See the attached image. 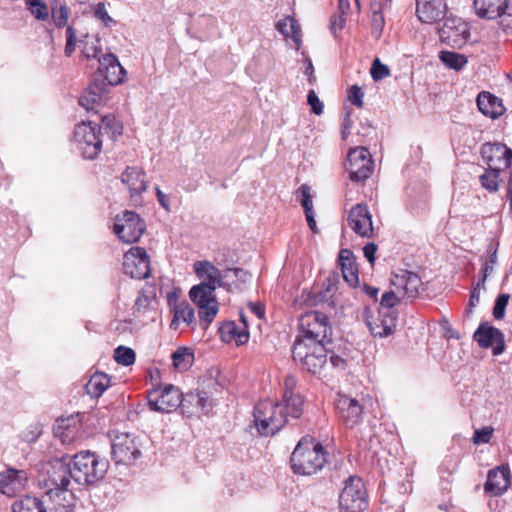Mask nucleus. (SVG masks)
<instances>
[{
    "label": "nucleus",
    "mask_w": 512,
    "mask_h": 512,
    "mask_svg": "<svg viewBox=\"0 0 512 512\" xmlns=\"http://www.w3.org/2000/svg\"><path fill=\"white\" fill-rule=\"evenodd\" d=\"M296 378L286 376L281 402L264 400L254 407V423L262 436H273L280 431L290 419H299L303 414L304 399L295 392Z\"/></svg>",
    "instance_id": "1"
},
{
    "label": "nucleus",
    "mask_w": 512,
    "mask_h": 512,
    "mask_svg": "<svg viewBox=\"0 0 512 512\" xmlns=\"http://www.w3.org/2000/svg\"><path fill=\"white\" fill-rule=\"evenodd\" d=\"M71 480L74 481L69 456H62L51 460L42 475L40 482L46 489L45 498L56 505L52 512H71L74 507L75 497Z\"/></svg>",
    "instance_id": "2"
},
{
    "label": "nucleus",
    "mask_w": 512,
    "mask_h": 512,
    "mask_svg": "<svg viewBox=\"0 0 512 512\" xmlns=\"http://www.w3.org/2000/svg\"><path fill=\"white\" fill-rule=\"evenodd\" d=\"M327 462V452L314 438L303 437L291 454V468L295 474L310 476L320 471Z\"/></svg>",
    "instance_id": "3"
},
{
    "label": "nucleus",
    "mask_w": 512,
    "mask_h": 512,
    "mask_svg": "<svg viewBox=\"0 0 512 512\" xmlns=\"http://www.w3.org/2000/svg\"><path fill=\"white\" fill-rule=\"evenodd\" d=\"M74 482L82 486H92L104 479L109 461L89 450H83L69 457Z\"/></svg>",
    "instance_id": "4"
},
{
    "label": "nucleus",
    "mask_w": 512,
    "mask_h": 512,
    "mask_svg": "<svg viewBox=\"0 0 512 512\" xmlns=\"http://www.w3.org/2000/svg\"><path fill=\"white\" fill-rule=\"evenodd\" d=\"M301 337L296 342L325 345L331 342L332 325L328 316L319 311L303 314L298 321Z\"/></svg>",
    "instance_id": "5"
},
{
    "label": "nucleus",
    "mask_w": 512,
    "mask_h": 512,
    "mask_svg": "<svg viewBox=\"0 0 512 512\" xmlns=\"http://www.w3.org/2000/svg\"><path fill=\"white\" fill-rule=\"evenodd\" d=\"M101 128L92 121H82L74 129V141L82 156L95 159L102 149Z\"/></svg>",
    "instance_id": "6"
},
{
    "label": "nucleus",
    "mask_w": 512,
    "mask_h": 512,
    "mask_svg": "<svg viewBox=\"0 0 512 512\" xmlns=\"http://www.w3.org/2000/svg\"><path fill=\"white\" fill-rule=\"evenodd\" d=\"M327 348L325 345L296 342L292 349V358L301 364L302 368L311 374L321 371L327 362Z\"/></svg>",
    "instance_id": "7"
},
{
    "label": "nucleus",
    "mask_w": 512,
    "mask_h": 512,
    "mask_svg": "<svg viewBox=\"0 0 512 512\" xmlns=\"http://www.w3.org/2000/svg\"><path fill=\"white\" fill-rule=\"evenodd\" d=\"M339 505L345 512H362L367 507L366 489L363 481L350 476L339 495Z\"/></svg>",
    "instance_id": "8"
},
{
    "label": "nucleus",
    "mask_w": 512,
    "mask_h": 512,
    "mask_svg": "<svg viewBox=\"0 0 512 512\" xmlns=\"http://www.w3.org/2000/svg\"><path fill=\"white\" fill-rule=\"evenodd\" d=\"M113 231L122 242L136 243L145 231V223L136 212L126 210L115 217Z\"/></svg>",
    "instance_id": "9"
},
{
    "label": "nucleus",
    "mask_w": 512,
    "mask_h": 512,
    "mask_svg": "<svg viewBox=\"0 0 512 512\" xmlns=\"http://www.w3.org/2000/svg\"><path fill=\"white\" fill-rule=\"evenodd\" d=\"M111 448L116 464H133L142 455L138 438L129 433L117 434L112 440Z\"/></svg>",
    "instance_id": "10"
},
{
    "label": "nucleus",
    "mask_w": 512,
    "mask_h": 512,
    "mask_svg": "<svg viewBox=\"0 0 512 512\" xmlns=\"http://www.w3.org/2000/svg\"><path fill=\"white\" fill-rule=\"evenodd\" d=\"M182 392L172 384L154 388L148 392L149 408L156 412L170 413L180 407Z\"/></svg>",
    "instance_id": "11"
},
{
    "label": "nucleus",
    "mask_w": 512,
    "mask_h": 512,
    "mask_svg": "<svg viewBox=\"0 0 512 512\" xmlns=\"http://www.w3.org/2000/svg\"><path fill=\"white\" fill-rule=\"evenodd\" d=\"M216 261L219 267L207 260L194 262V272L201 282L191 288H225L226 260L218 258Z\"/></svg>",
    "instance_id": "12"
},
{
    "label": "nucleus",
    "mask_w": 512,
    "mask_h": 512,
    "mask_svg": "<svg viewBox=\"0 0 512 512\" xmlns=\"http://www.w3.org/2000/svg\"><path fill=\"white\" fill-rule=\"evenodd\" d=\"M345 169L351 181L362 182L368 179L373 172V160L369 150L365 147L350 149Z\"/></svg>",
    "instance_id": "13"
},
{
    "label": "nucleus",
    "mask_w": 512,
    "mask_h": 512,
    "mask_svg": "<svg viewBox=\"0 0 512 512\" xmlns=\"http://www.w3.org/2000/svg\"><path fill=\"white\" fill-rule=\"evenodd\" d=\"M215 290H189L190 300L198 307L200 325L206 329L219 311Z\"/></svg>",
    "instance_id": "14"
},
{
    "label": "nucleus",
    "mask_w": 512,
    "mask_h": 512,
    "mask_svg": "<svg viewBox=\"0 0 512 512\" xmlns=\"http://www.w3.org/2000/svg\"><path fill=\"white\" fill-rule=\"evenodd\" d=\"M365 323L373 337L385 338L396 330L398 314L385 313L379 309H365Z\"/></svg>",
    "instance_id": "15"
},
{
    "label": "nucleus",
    "mask_w": 512,
    "mask_h": 512,
    "mask_svg": "<svg viewBox=\"0 0 512 512\" xmlns=\"http://www.w3.org/2000/svg\"><path fill=\"white\" fill-rule=\"evenodd\" d=\"M124 273L134 279H144L150 274V261L146 250L132 247L124 254Z\"/></svg>",
    "instance_id": "16"
},
{
    "label": "nucleus",
    "mask_w": 512,
    "mask_h": 512,
    "mask_svg": "<svg viewBox=\"0 0 512 512\" xmlns=\"http://www.w3.org/2000/svg\"><path fill=\"white\" fill-rule=\"evenodd\" d=\"M179 291L171 290L167 294V304L170 312L173 314L170 328L177 330L180 322L185 323L187 326L196 325L195 311L187 301H179Z\"/></svg>",
    "instance_id": "17"
},
{
    "label": "nucleus",
    "mask_w": 512,
    "mask_h": 512,
    "mask_svg": "<svg viewBox=\"0 0 512 512\" xmlns=\"http://www.w3.org/2000/svg\"><path fill=\"white\" fill-rule=\"evenodd\" d=\"M481 154L488 168L494 171H504L512 162V150L502 143H485Z\"/></svg>",
    "instance_id": "18"
},
{
    "label": "nucleus",
    "mask_w": 512,
    "mask_h": 512,
    "mask_svg": "<svg viewBox=\"0 0 512 512\" xmlns=\"http://www.w3.org/2000/svg\"><path fill=\"white\" fill-rule=\"evenodd\" d=\"M474 340L482 348H492L493 355H500L505 350L504 334L498 328L482 323L473 335Z\"/></svg>",
    "instance_id": "19"
},
{
    "label": "nucleus",
    "mask_w": 512,
    "mask_h": 512,
    "mask_svg": "<svg viewBox=\"0 0 512 512\" xmlns=\"http://www.w3.org/2000/svg\"><path fill=\"white\" fill-rule=\"evenodd\" d=\"M335 408L340 420L348 428L355 427L362 420L363 407L354 398L339 394Z\"/></svg>",
    "instance_id": "20"
},
{
    "label": "nucleus",
    "mask_w": 512,
    "mask_h": 512,
    "mask_svg": "<svg viewBox=\"0 0 512 512\" xmlns=\"http://www.w3.org/2000/svg\"><path fill=\"white\" fill-rule=\"evenodd\" d=\"M439 34L441 40L452 47H461L469 37L466 24L460 18L447 17Z\"/></svg>",
    "instance_id": "21"
},
{
    "label": "nucleus",
    "mask_w": 512,
    "mask_h": 512,
    "mask_svg": "<svg viewBox=\"0 0 512 512\" xmlns=\"http://www.w3.org/2000/svg\"><path fill=\"white\" fill-rule=\"evenodd\" d=\"M416 16L421 23L434 24L446 20L447 4L443 0H415Z\"/></svg>",
    "instance_id": "22"
},
{
    "label": "nucleus",
    "mask_w": 512,
    "mask_h": 512,
    "mask_svg": "<svg viewBox=\"0 0 512 512\" xmlns=\"http://www.w3.org/2000/svg\"><path fill=\"white\" fill-rule=\"evenodd\" d=\"M29 476L25 470L9 467L0 472V493L7 497H14L27 485Z\"/></svg>",
    "instance_id": "23"
},
{
    "label": "nucleus",
    "mask_w": 512,
    "mask_h": 512,
    "mask_svg": "<svg viewBox=\"0 0 512 512\" xmlns=\"http://www.w3.org/2000/svg\"><path fill=\"white\" fill-rule=\"evenodd\" d=\"M333 290H301L300 295L294 297L293 305L296 308L326 306L334 309L337 305Z\"/></svg>",
    "instance_id": "24"
},
{
    "label": "nucleus",
    "mask_w": 512,
    "mask_h": 512,
    "mask_svg": "<svg viewBox=\"0 0 512 512\" xmlns=\"http://www.w3.org/2000/svg\"><path fill=\"white\" fill-rule=\"evenodd\" d=\"M350 228L361 237H371L373 234L372 217L365 204H356L348 214Z\"/></svg>",
    "instance_id": "25"
},
{
    "label": "nucleus",
    "mask_w": 512,
    "mask_h": 512,
    "mask_svg": "<svg viewBox=\"0 0 512 512\" xmlns=\"http://www.w3.org/2000/svg\"><path fill=\"white\" fill-rule=\"evenodd\" d=\"M510 477V469L507 465L489 470L484 484L485 492L492 496H501L510 485Z\"/></svg>",
    "instance_id": "26"
},
{
    "label": "nucleus",
    "mask_w": 512,
    "mask_h": 512,
    "mask_svg": "<svg viewBox=\"0 0 512 512\" xmlns=\"http://www.w3.org/2000/svg\"><path fill=\"white\" fill-rule=\"evenodd\" d=\"M105 101L106 84L103 80L92 82L79 98V104L87 111L94 113L98 112L99 107H101Z\"/></svg>",
    "instance_id": "27"
},
{
    "label": "nucleus",
    "mask_w": 512,
    "mask_h": 512,
    "mask_svg": "<svg viewBox=\"0 0 512 512\" xmlns=\"http://www.w3.org/2000/svg\"><path fill=\"white\" fill-rule=\"evenodd\" d=\"M98 63V70L108 84L117 85L123 81L125 70L115 55L111 53L104 54L98 58Z\"/></svg>",
    "instance_id": "28"
},
{
    "label": "nucleus",
    "mask_w": 512,
    "mask_h": 512,
    "mask_svg": "<svg viewBox=\"0 0 512 512\" xmlns=\"http://www.w3.org/2000/svg\"><path fill=\"white\" fill-rule=\"evenodd\" d=\"M80 429L78 416L72 415L57 419L53 427V433L63 444H70L78 438Z\"/></svg>",
    "instance_id": "29"
},
{
    "label": "nucleus",
    "mask_w": 512,
    "mask_h": 512,
    "mask_svg": "<svg viewBox=\"0 0 512 512\" xmlns=\"http://www.w3.org/2000/svg\"><path fill=\"white\" fill-rule=\"evenodd\" d=\"M473 6L478 17L489 20L504 17L509 9L508 0H474Z\"/></svg>",
    "instance_id": "30"
},
{
    "label": "nucleus",
    "mask_w": 512,
    "mask_h": 512,
    "mask_svg": "<svg viewBox=\"0 0 512 512\" xmlns=\"http://www.w3.org/2000/svg\"><path fill=\"white\" fill-rule=\"evenodd\" d=\"M12 512H52L56 505L45 498L25 496L12 504Z\"/></svg>",
    "instance_id": "31"
},
{
    "label": "nucleus",
    "mask_w": 512,
    "mask_h": 512,
    "mask_svg": "<svg viewBox=\"0 0 512 512\" xmlns=\"http://www.w3.org/2000/svg\"><path fill=\"white\" fill-rule=\"evenodd\" d=\"M338 262L340 266V275L343 281L350 287H354L358 279V269L353 253L348 249H341L339 252Z\"/></svg>",
    "instance_id": "32"
},
{
    "label": "nucleus",
    "mask_w": 512,
    "mask_h": 512,
    "mask_svg": "<svg viewBox=\"0 0 512 512\" xmlns=\"http://www.w3.org/2000/svg\"><path fill=\"white\" fill-rule=\"evenodd\" d=\"M477 106L481 113L493 119L501 116L505 111L501 99L486 91L479 93Z\"/></svg>",
    "instance_id": "33"
},
{
    "label": "nucleus",
    "mask_w": 512,
    "mask_h": 512,
    "mask_svg": "<svg viewBox=\"0 0 512 512\" xmlns=\"http://www.w3.org/2000/svg\"><path fill=\"white\" fill-rule=\"evenodd\" d=\"M404 294H408L409 297H421L419 290H398V293L394 290H386L381 296L377 309L389 314H398L395 307L400 303Z\"/></svg>",
    "instance_id": "34"
},
{
    "label": "nucleus",
    "mask_w": 512,
    "mask_h": 512,
    "mask_svg": "<svg viewBox=\"0 0 512 512\" xmlns=\"http://www.w3.org/2000/svg\"><path fill=\"white\" fill-rule=\"evenodd\" d=\"M219 334L221 340L225 343L235 340L237 345H243L249 340V331L240 329L234 321L223 322L219 327Z\"/></svg>",
    "instance_id": "35"
},
{
    "label": "nucleus",
    "mask_w": 512,
    "mask_h": 512,
    "mask_svg": "<svg viewBox=\"0 0 512 512\" xmlns=\"http://www.w3.org/2000/svg\"><path fill=\"white\" fill-rule=\"evenodd\" d=\"M121 180L128 186L131 196L138 195L146 190L145 174L136 168H127Z\"/></svg>",
    "instance_id": "36"
},
{
    "label": "nucleus",
    "mask_w": 512,
    "mask_h": 512,
    "mask_svg": "<svg viewBox=\"0 0 512 512\" xmlns=\"http://www.w3.org/2000/svg\"><path fill=\"white\" fill-rule=\"evenodd\" d=\"M224 278L225 288H230L231 286L239 287L249 284L252 279V274L247 270L238 267H231L225 263Z\"/></svg>",
    "instance_id": "37"
},
{
    "label": "nucleus",
    "mask_w": 512,
    "mask_h": 512,
    "mask_svg": "<svg viewBox=\"0 0 512 512\" xmlns=\"http://www.w3.org/2000/svg\"><path fill=\"white\" fill-rule=\"evenodd\" d=\"M276 29L285 38H291L295 42L297 50L300 48L301 30L299 24L294 18L287 16L279 20L276 23Z\"/></svg>",
    "instance_id": "38"
},
{
    "label": "nucleus",
    "mask_w": 512,
    "mask_h": 512,
    "mask_svg": "<svg viewBox=\"0 0 512 512\" xmlns=\"http://www.w3.org/2000/svg\"><path fill=\"white\" fill-rule=\"evenodd\" d=\"M110 381V376L105 373L97 372L93 374L85 385L87 394L93 398L100 397L110 386Z\"/></svg>",
    "instance_id": "39"
},
{
    "label": "nucleus",
    "mask_w": 512,
    "mask_h": 512,
    "mask_svg": "<svg viewBox=\"0 0 512 512\" xmlns=\"http://www.w3.org/2000/svg\"><path fill=\"white\" fill-rule=\"evenodd\" d=\"M156 290H140L134 304V314H146L157 308Z\"/></svg>",
    "instance_id": "40"
},
{
    "label": "nucleus",
    "mask_w": 512,
    "mask_h": 512,
    "mask_svg": "<svg viewBox=\"0 0 512 512\" xmlns=\"http://www.w3.org/2000/svg\"><path fill=\"white\" fill-rule=\"evenodd\" d=\"M390 283L396 288H418L421 284V280L417 274L407 270H401L390 279Z\"/></svg>",
    "instance_id": "41"
},
{
    "label": "nucleus",
    "mask_w": 512,
    "mask_h": 512,
    "mask_svg": "<svg viewBox=\"0 0 512 512\" xmlns=\"http://www.w3.org/2000/svg\"><path fill=\"white\" fill-rule=\"evenodd\" d=\"M172 361L176 369L187 370L194 361V354L189 348L181 347L172 354Z\"/></svg>",
    "instance_id": "42"
},
{
    "label": "nucleus",
    "mask_w": 512,
    "mask_h": 512,
    "mask_svg": "<svg viewBox=\"0 0 512 512\" xmlns=\"http://www.w3.org/2000/svg\"><path fill=\"white\" fill-rule=\"evenodd\" d=\"M439 58L446 67L454 70H461L467 64L465 55L452 51H441Z\"/></svg>",
    "instance_id": "43"
},
{
    "label": "nucleus",
    "mask_w": 512,
    "mask_h": 512,
    "mask_svg": "<svg viewBox=\"0 0 512 512\" xmlns=\"http://www.w3.org/2000/svg\"><path fill=\"white\" fill-rule=\"evenodd\" d=\"M188 400H195V407L200 412L207 414L213 407V399L208 392L188 393Z\"/></svg>",
    "instance_id": "44"
},
{
    "label": "nucleus",
    "mask_w": 512,
    "mask_h": 512,
    "mask_svg": "<svg viewBox=\"0 0 512 512\" xmlns=\"http://www.w3.org/2000/svg\"><path fill=\"white\" fill-rule=\"evenodd\" d=\"M29 12L39 21L49 17V8L43 0H24Z\"/></svg>",
    "instance_id": "45"
},
{
    "label": "nucleus",
    "mask_w": 512,
    "mask_h": 512,
    "mask_svg": "<svg viewBox=\"0 0 512 512\" xmlns=\"http://www.w3.org/2000/svg\"><path fill=\"white\" fill-rule=\"evenodd\" d=\"M114 359L120 365L130 366L135 362L136 354L132 348L118 346L114 350Z\"/></svg>",
    "instance_id": "46"
},
{
    "label": "nucleus",
    "mask_w": 512,
    "mask_h": 512,
    "mask_svg": "<svg viewBox=\"0 0 512 512\" xmlns=\"http://www.w3.org/2000/svg\"><path fill=\"white\" fill-rule=\"evenodd\" d=\"M502 171H494L488 168L484 174L480 176L481 185L490 192H496L498 190L499 175Z\"/></svg>",
    "instance_id": "47"
},
{
    "label": "nucleus",
    "mask_w": 512,
    "mask_h": 512,
    "mask_svg": "<svg viewBox=\"0 0 512 512\" xmlns=\"http://www.w3.org/2000/svg\"><path fill=\"white\" fill-rule=\"evenodd\" d=\"M101 124L100 128H104L106 133L110 134L112 138L122 134L123 127L113 115L102 116Z\"/></svg>",
    "instance_id": "48"
},
{
    "label": "nucleus",
    "mask_w": 512,
    "mask_h": 512,
    "mask_svg": "<svg viewBox=\"0 0 512 512\" xmlns=\"http://www.w3.org/2000/svg\"><path fill=\"white\" fill-rule=\"evenodd\" d=\"M79 43L83 44L82 53L87 59L91 58H99V53L101 48L97 45L99 43L98 39L95 41H90L88 35H84L83 39L79 40Z\"/></svg>",
    "instance_id": "49"
},
{
    "label": "nucleus",
    "mask_w": 512,
    "mask_h": 512,
    "mask_svg": "<svg viewBox=\"0 0 512 512\" xmlns=\"http://www.w3.org/2000/svg\"><path fill=\"white\" fill-rule=\"evenodd\" d=\"M43 433V427L39 422L31 423L22 433L21 439L22 441L33 444L35 443L39 437Z\"/></svg>",
    "instance_id": "50"
},
{
    "label": "nucleus",
    "mask_w": 512,
    "mask_h": 512,
    "mask_svg": "<svg viewBox=\"0 0 512 512\" xmlns=\"http://www.w3.org/2000/svg\"><path fill=\"white\" fill-rule=\"evenodd\" d=\"M371 77L374 81H380L390 75V69L387 65L381 63V61L376 58L370 69Z\"/></svg>",
    "instance_id": "51"
},
{
    "label": "nucleus",
    "mask_w": 512,
    "mask_h": 512,
    "mask_svg": "<svg viewBox=\"0 0 512 512\" xmlns=\"http://www.w3.org/2000/svg\"><path fill=\"white\" fill-rule=\"evenodd\" d=\"M69 17V10L66 5H61L59 8L52 7V19L58 28L66 26Z\"/></svg>",
    "instance_id": "52"
},
{
    "label": "nucleus",
    "mask_w": 512,
    "mask_h": 512,
    "mask_svg": "<svg viewBox=\"0 0 512 512\" xmlns=\"http://www.w3.org/2000/svg\"><path fill=\"white\" fill-rule=\"evenodd\" d=\"M510 296L508 294H500L494 303L493 316L497 320H501L505 316V309L508 305Z\"/></svg>",
    "instance_id": "53"
},
{
    "label": "nucleus",
    "mask_w": 512,
    "mask_h": 512,
    "mask_svg": "<svg viewBox=\"0 0 512 512\" xmlns=\"http://www.w3.org/2000/svg\"><path fill=\"white\" fill-rule=\"evenodd\" d=\"M79 42L77 39L76 30L72 26H67L66 28V45H65V55L70 57L76 49V45Z\"/></svg>",
    "instance_id": "54"
},
{
    "label": "nucleus",
    "mask_w": 512,
    "mask_h": 512,
    "mask_svg": "<svg viewBox=\"0 0 512 512\" xmlns=\"http://www.w3.org/2000/svg\"><path fill=\"white\" fill-rule=\"evenodd\" d=\"M301 195V205L304 209V212H310L313 210V202L312 196L310 193V187L306 184L301 185L297 191Z\"/></svg>",
    "instance_id": "55"
},
{
    "label": "nucleus",
    "mask_w": 512,
    "mask_h": 512,
    "mask_svg": "<svg viewBox=\"0 0 512 512\" xmlns=\"http://www.w3.org/2000/svg\"><path fill=\"white\" fill-rule=\"evenodd\" d=\"M493 432L494 429L488 426L475 430L472 439L473 443L476 445L489 443L492 438Z\"/></svg>",
    "instance_id": "56"
},
{
    "label": "nucleus",
    "mask_w": 512,
    "mask_h": 512,
    "mask_svg": "<svg viewBox=\"0 0 512 512\" xmlns=\"http://www.w3.org/2000/svg\"><path fill=\"white\" fill-rule=\"evenodd\" d=\"M94 14L95 17L102 21L106 27H110L115 24V21L108 14L105 4L102 2L97 4Z\"/></svg>",
    "instance_id": "57"
},
{
    "label": "nucleus",
    "mask_w": 512,
    "mask_h": 512,
    "mask_svg": "<svg viewBox=\"0 0 512 512\" xmlns=\"http://www.w3.org/2000/svg\"><path fill=\"white\" fill-rule=\"evenodd\" d=\"M307 102L308 104L310 105L311 107V111L316 114V115H321L323 113V108H324V105L323 103L320 101V99L318 98L316 92L311 89L309 92H308V95H307Z\"/></svg>",
    "instance_id": "58"
},
{
    "label": "nucleus",
    "mask_w": 512,
    "mask_h": 512,
    "mask_svg": "<svg viewBox=\"0 0 512 512\" xmlns=\"http://www.w3.org/2000/svg\"><path fill=\"white\" fill-rule=\"evenodd\" d=\"M363 97L364 92L362 91L361 87H359L358 85H353L350 88L348 99L353 105L357 106L358 108H361L363 106Z\"/></svg>",
    "instance_id": "59"
},
{
    "label": "nucleus",
    "mask_w": 512,
    "mask_h": 512,
    "mask_svg": "<svg viewBox=\"0 0 512 512\" xmlns=\"http://www.w3.org/2000/svg\"><path fill=\"white\" fill-rule=\"evenodd\" d=\"M343 278L338 270H332L328 273L323 285L324 288H337L341 285Z\"/></svg>",
    "instance_id": "60"
},
{
    "label": "nucleus",
    "mask_w": 512,
    "mask_h": 512,
    "mask_svg": "<svg viewBox=\"0 0 512 512\" xmlns=\"http://www.w3.org/2000/svg\"><path fill=\"white\" fill-rule=\"evenodd\" d=\"M493 268H494V265L489 264L488 261L484 262L475 288H480V286L484 284L486 278L493 272Z\"/></svg>",
    "instance_id": "61"
},
{
    "label": "nucleus",
    "mask_w": 512,
    "mask_h": 512,
    "mask_svg": "<svg viewBox=\"0 0 512 512\" xmlns=\"http://www.w3.org/2000/svg\"><path fill=\"white\" fill-rule=\"evenodd\" d=\"M346 23V17L343 15H334L331 18V30L334 34H336L337 31H340L344 28Z\"/></svg>",
    "instance_id": "62"
},
{
    "label": "nucleus",
    "mask_w": 512,
    "mask_h": 512,
    "mask_svg": "<svg viewBox=\"0 0 512 512\" xmlns=\"http://www.w3.org/2000/svg\"><path fill=\"white\" fill-rule=\"evenodd\" d=\"M480 301V290H472L468 302V306L466 308V314L471 315L473 313V308L479 304Z\"/></svg>",
    "instance_id": "63"
},
{
    "label": "nucleus",
    "mask_w": 512,
    "mask_h": 512,
    "mask_svg": "<svg viewBox=\"0 0 512 512\" xmlns=\"http://www.w3.org/2000/svg\"><path fill=\"white\" fill-rule=\"evenodd\" d=\"M155 191H156V196H157V200H158L159 204L161 205L162 208H164L167 212H169L170 211V203H169L168 196L165 193H163L158 186L155 187Z\"/></svg>",
    "instance_id": "64"
}]
</instances>
